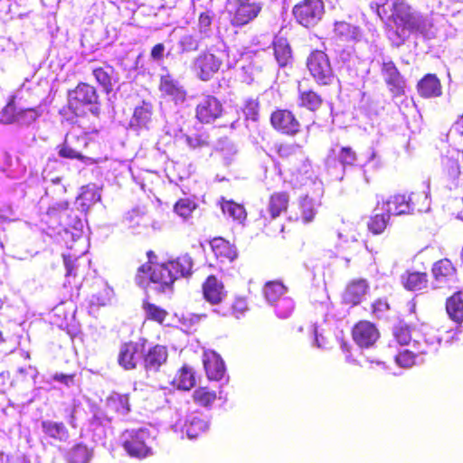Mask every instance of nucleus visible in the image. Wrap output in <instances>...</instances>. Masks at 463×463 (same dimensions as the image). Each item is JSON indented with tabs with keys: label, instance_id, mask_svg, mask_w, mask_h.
<instances>
[{
	"label": "nucleus",
	"instance_id": "nucleus-1",
	"mask_svg": "<svg viewBox=\"0 0 463 463\" xmlns=\"http://www.w3.org/2000/svg\"><path fill=\"white\" fill-rule=\"evenodd\" d=\"M74 128L78 129L73 128L66 134L62 144L57 146L58 156L65 159L86 162L90 158L83 152L91 141L90 135L99 132L97 122L91 121L90 118H81L76 120Z\"/></svg>",
	"mask_w": 463,
	"mask_h": 463
},
{
	"label": "nucleus",
	"instance_id": "nucleus-2",
	"mask_svg": "<svg viewBox=\"0 0 463 463\" xmlns=\"http://www.w3.org/2000/svg\"><path fill=\"white\" fill-rule=\"evenodd\" d=\"M66 107L77 119L87 118L88 110L94 118L92 121L97 122L101 113V100L97 88L88 82H79L68 90Z\"/></svg>",
	"mask_w": 463,
	"mask_h": 463
},
{
	"label": "nucleus",
	"instance_id": "nucleus-3",
	"mask_svg": "<svg viewBox=\"0 0 463 463\" xmlns=\"http://www.w3.org/2000/svg\"><path fill=\"white\" fill-rule=\"evenodd\" d=\"M194 260L188 254H181L174 260L156 265L152 274V283L160 291L172 288L175 280L192 276Z\"/></svg>",
	"mask_w": 463,
	"mask_h": 463
},
{
	"label": "nucleus",
	"instance_id": "nucleus-4",
	"mask_svg": "<svg viewBox=\"0 0 463 463\" xmlns=\"http://www.w3.org/2000/svg\"><path fill=\"white\" fill-rule=\"evenodd\" d=\"M389 20L402 33H422L426 29L425 19L405 0H395L391 6Z\"/></svg>",
	"mask_w": 463,
	"mask_h": 463
},
{
	"label": "nucleus",
	"instance_id": "nucleus-5",
	"mask_svg": "<svg viewBox=\"0 0 463 463\" xmlns=\"http://www.w3.org/2000/svg\"><path fill=\"white\" fill-rule=\"evenodd\" d=\"M306 66L317 85L328 86L333 83L335 73L326 52L321 50L312 51L307 57Z\"/></svg>",
	"mask_w": 463,
	"mask_h": 463
},
{
	"label": "nucleus",
	"instance_id": "nucleus-6",
	"mask_svg": "<svg viewBox=\"0 0 463 463\" xmlns=\"http://www.w3.org/2000/svg\"><path fill=\"white\" fill-rule=\"evenodd\" d=\"M420 194L415 193H397L377 203V207L390 216L412 215L422 210L417 206L416 200Z\"/></svg>",
	"mask_w": 463,
	"mask_h": 463
},
{
	"label": "nucleus",
	"instance_id": "nucleus-7",
	"mask_svg": "<svg viewBox=\"0 0 463 463\" xmlns=\"http://www.w3.org/2000/svg\"><path fill=\"white\" fill-rule=\"evenodd\" d=\"M278 156L292 164L297 173L309 174L312 172L310 159L305 155L303 146L297 142H282L276 146Z\"/></svg>",
	"mask_w": 463,
	"mask_h": 463
},
{
	"label": "nucleus",
	"instance_id": "nucleus-8",
	"mask_svg": "<svg viewBox=\"0 0 463 463\" xmlns=\"http://www.w3.org/2000/svg\"><path fill=\"white\" fill-rule=\"evenodd\" d=\"M292 14L297 22L304 27L316 26L325 14L323 0H302L294 5Z\"/></svg>",
	"mask_w": 463,
	"mask_h": 463
},
{
	"label": "nucleus",
	"instance_id": "nucleus-9",
	"mask_svg": "<svg viewBox=\"0 0 463 463\" xmlns=\"http://www.w3.org/2000/svg\"><path fill=\"white\" fill-rule=\"evenodd\" d=\"M228 3H232L228 14L231 24L235 27L248 24L257 18L262 10V5L252 0H228Z\"/></svg>",
	"mask_w": 463,
	"mask_h": 463
},
{
	"label": "nucleus",
	"instance_id": "nucleus-10",
	"mask_svg": "<svg viewBox=\"0 0 463 463\" xmlns=\"http://www.w3.org/2000/svg\"><path fill=\"white\" fill-rule=\"evenodd\" d=\"M271 127L287 137H296L302 132V124L293 110L277 108L269 118Z\"/></svg>",
	"mask_w": 463,
	"mask_h": 463
},
{
	"label": "nucleus",
	"instance_id": "nucleus-11",
	"mask_svg": "<svg viewBox=\"0 0 463 463\" xmlns=\"http://www.w3.org/2000/svg\"><path fill=\"white\" fill-rule=\"evenodd\" d=\"M380 73L392 98H400L406 94L407 80L392 60L382 61Z\"/></svg>",
	"mask_w": 463,
	"mask_h": 463
},
{
	"label": "nucleus",
	"instance_id": "nucleus-12",
	"mask_svg": "<svg viewBox=\"0 0 463 463\" xmlns=\"http://www.w3.org/2000/svg\"><path fill=\"white\" fill-rule=\"evenodd\" d=\"M153 438L146 429L127 431L123 448L131 457L145 458L151 454Z\"/></svg>",
	"mask_w": 463,
	"mask_h": 463
},
{
	"label": "nucleus",
	"instance_id": "nucleus-13",
	"mask_svg": "<svg viewBox=\"0 0 463 463\" xmlns=\"http://www.w3.org/2000/svg\"><path fill=\"white\" fill-rule=\"evenodd\" d=\"M223 108L222 102L213 95H204L195 107V118L203 124H209L221 118Z\"/></svg>",
	"mask_w": 463,
	"mask_h": 463
},
{
	"label": "nucleus",
	"instance_id": "nucleus-14",
	"mask_svg": "<svg viewBox=\"0 0 463 463\" xmlns=\"http://www.w3.org/2000/svg\"><path fill=\"white\" fill-rule=\"evenodd\" d=\"M354 342L361 348L372 347L380 338V331L373 322L359 320L352 329Z\"/></svg>",
	"mask_w": 463,
	"mask_h": 463
},
{
	"label": "nucleus",
	"instance_id": "nucleus-15",
	"mask_svg": "<svg viewBox=\"0 0 463 463\" xmlns=\"http://www.w3.org/2000/svg\"><path fill=\"white\" fill-rule=\"evenodd\" d=\"M202 295L205 302L214 307H222L228 296L224 283L215 275H209L202 283Z\"/></svg>",
	"mask_w": 463,
	"mask_h": 463
},
{
	"label": "nucleus",
	"instance_id": "nucleus-16",
	"mask_svg": "<svg viewBox=\"0 0 463 463\" xmlns=\"http://www.w3.org/2000/svg\"><path fill=\"white\" fill-rule=\"evenodd\" d=\"M222 60L210 52H203L194 61L193 70L203 81L211 80L220 70Z\"/></svg>",
	"mask_w": 463,
	"mask_h": 463
},
{
	"label": "nucleus",
	"instance_id": "nucleus-17",
	"mask_svg": "<svg viewBox=\"0 0 463 463\" xmlns=\"http://www.w3.org/2000/svg\"><path fill=\"white\" fill-rule=\"evenodd\" d=\"M370 284L366 279L356 278L348 281L342 293V302L351 307L360 305L369 293Z\"/></svg>",
	"mask_w": 463,
	"mask_h": 463
},
{
	"label": "nucleus",
	"instance_id": "nucleus-18",
	"mask_svg": "<svg viewBox=\"0 0 463 463\" xmlns=\"http://www.w3.org/2000/svg\"><path fill=\"white\" fill-rule=\"evenodd\" d=\"M145 344L129 341L122 344L118 356V364L125 370H133L143 357Z\"/></svg>",
	"mask_w": 463,
	"mask_h": 463
},
{
	"label": "nucleus",
	"instance_id": "nucleus-19",
	"mask_svg": "<svg viewBox=\"0 0 463 463\" xmlns=\"http://www.w3.org/2000/svg\"><path fill=\"white\" fill-rule=\"evenodd\" d=\"M143 366L146 372L157 373L166 364L168 351L165 345H156L143 354Z\"/></svg>",
	"mask_w": 463,
	"mask_h": 463
},
{
	"label": "nucleus",
	"instance_id": "nucleus-20",
	"mask_svg": "<svg viewBox=\"0 0 463 463\" xmlns=\"http://www.w3.org/2000/svg\"><path fill=\"white\" fill-rule=\"evenodd\" d=\"M203 364L206 375L211 381H220L225 374V365L222 358L214 351H205Z\"/></svg>",
	"mask_w": 463,
	"mask_h": 463
},
{
	"label": "nucleus",
	"instance_id": "nucleus-21",
	"mask_svg": "<svg viewBox=\"0 0 463 463\" xmlns=\"http://www.w3.org/2000/svg\"><path fill=\"white\" fill-rule=\"evenodd\" d=\"M212 251L221 262H232L238 257L236 247L222 237H214L209 241Z\"/></svg>",
	"mask_w": 463,
	"mask_h": 463
},
{
	"label": "nucleus",
	"instance_id": "nucleus-22",
	"mask_svg": "<svg viewBox=\"0 0 463 463\" xmlns=\"http://www.w3.org/2000/svg\"><path fill=\"white\" fill-rule=\"evenodd\" d=\"M250 310L248 298L244 296H235L229 307H213V312L221 317H232L241 318Z\"/></svg>",
	"mask_w": 463,
	"mask_h": 463
},
{
	"label": "nucleus",
	"instance_id": "nucleus-23",
	"mask_svg": "<svg viewBox=\"0 0 463 463\" xmlns=\"http://www.w3.org/2000/svg\"><path fill=\"white\" fill-rule=\"evenodd\" d=\"M158 88L161 93L171 97L176 102H184L186 99L184 88L169 73L160 77Z\"/></svg>",
	"mask_w": 463,
	"mask_h": 463
},
{
	"label": "nucleus",
	"instance_id": "nucleus-24",
	"mask_svg": "<svg viewBox=\"0 0 463 463\" xmlns=\"http://www.w3.org/2000/svg\"><path fill=\"white\" fill-rule=\"evenodd\" d=\"M91 73L96 82L107 94H109L113 90L114 84L118 82L115 68L108 63H106L104 66L93 68Z\"/></svg>",
	"mask_w": 463,
	"mask_h": 463
},
{
	"label": "nucleus",
	"instance_id": "nucleus-25",
	"mask_svg": "<svg viewBox=\"0 0 463 463\" xmlns=\"http://www.w3.org/2000/svg\"><path fill=\"white\" fill-rule=\"evenodd\" d=\"M416 88L419 95L425 99L439 97L442 94L440 80L434 73L425 74L417 82Z\"/></svg>",
	"mask_w": 463,
	"mask_h": 463
},
{
	"label": "nucleus",
	"instance_id": "nucleus-26",
	"mask_svg": "<svg viewBox=\"0 0 463 463\" xmlns=\"http://www.w3.org/2000/svg\"><path fill=\"white\" fill-rule=\"evenodd\" d=\"M290 195L286 191H276L269 194L267 211L272 217H279L287 213L289 207Z\"/></svg>",
	"mask_w": 463,
	"mask_h": 463
},
{
	"label": "nucleus",
	"instance_id": "nucleus-27",
	"mask_svg": "<svg viewBox=\"0 0 463 463\" xmlns=\"http://www.w3.org/2000/svg\"><path fill=\"white\" fill-rule=\"evenodd\" d=\"M298 102L300 108L317 112L323 107L325 99L319 92L313 89L303 90L298 88Z\"/></svg>",
	"mask_w": 463,
	"mask_h": 463
},
{
	"label": "nucleus",
	"instance_id": "nucleus-28",
	"mask_svg": "<svg viewBox=\"0 0 463 463\" xmlns=\"http://www.w3.org/2000/svg\"><path fill=\"white\" fill-rule=\"evenodd\" d=\"M272 47L275 60L280 68L292 64V49L287 39L283 37L275 39L272 43Z\"/></svg>",
	"mask_w": 463,
	"mask_h": 463
},
{
	"label": "nucleus",
	"instance_id": "nucleus-29",
	"mask_svg": "<svg viewBox=\"0 0 463 463\" xmlns=\"http://www.w3.org/2000/svg\"><path fill=\"white\" fill-rule=\"evenodd\" d=\"M402 287L409 291H417L426 288L429 282L427 272L406 270L401 276Z\"/></svg>",
	"mask_w": 463,
	"mask_h": 463
},
{
	"label": "nucleus",
	"instance_id": "nucleus-30",
	"mask_svg": "<svg viewBox=\"0 0 463 463\" xmlns=\"http://www.w3.org/2000/svg\"><path fill=\"white\" fill-rule=\"evenodd\" d=\"M106 408L111 413L128 414L130 411L129 394L112 392L106 398Z\"/></svg>",
	"mask_w": 463,
	"mask_h": 463
},
{
	"label": "nucleus",
	"instance_id": "nucleus-31",
	"mask_svg": "<svg viewBox=\"0 0 463 463\" xmlns=\"http://www.w3.org/2000/svg\"><path fill=\"white\" fill-rule=\"evenodd\" d=\"M317 214L314 200L307 195L301 196L298 203V211L290 219L303 223L311 222Z\"/></svg>",
	"mask_w": 463,
	"mask_h": 463
},
{
	"label": "nucleus",
	"instance_id": "nucleus-32",
	"mask_svg": "<svg viewBox=\"0 0 463 463\" xmlns=\"http://www.w3.org/2000/svg\"><path fill=\"white\" fill-rule=\"evenodd\" d=\"M220 206L224 215L232 218L239 224H243L247 219V212L243 204L238 203L233 200H226L222 197Z\"/></svg>",
	"mask_w": 463,
	"mask_h": 463
},
{
	"label": "nucleus",
	"instance_id": "nucleus-33",
	"mask_svg": "<svg viewBox=\"0 0 463 463\" xmlns=\"http://www.w3.org/2000/svg\"><path fill=\"white\" fill-rule=\"evenodd\" d=\"M147 261L138 267L137 271V280L140 285L152 283V274L156 265H162L157 262V255L152 250L146 251Z\"/></svg>",
	"mask_w": 463,
	"mask_h": 463
},
{
	"label": "nucleus",
	"instance_id": "nucleus-34",
	"mask_svg": "<svg viewBox=\"0 0 463 463\" xmlns=\"http://www.w3.org/2000/svg\"><path fill=\"white\" fill-rule=\"evenodd\" d=\"M461 175V163L458 157L447 156L442 163V177L448 183L458 186Z\"/></svg>",
	"mask_w": 463,
	"mask_h": 463
},
{
	"label": "nucleus",
	"instance_id": "nucleus-35",
	"mask_svg": "<svg viewBox=\"0 0 463 463\" xmlns=\"http://www.w3.org/2000/svg\"><path fill=\"white\" fill-rule=\"evenodd\" d=\"M446 311L453 321L463 322V289L456 291L446 300Z\"/></svg>",
	"mask_w": 463,
	"mask_h": 463
},
{
	"label": "nucleus",
	"instance_id": "nucleus-36",
	"mask_svg": "<svg viewBox=\"0 0 463 463\" xmlns=\"http://www.w3.org/2000/svg\"><path fill=\"white\" fill-rule=\"evenodd\" d=\"M142 309L145 314V320L164 325L169 317V313L164 307L150 302L147 299L143 300Z\"/></svg>",
	"mask_w": 463,
	"mask_h": 463
},
{
	"label": "nucleus",
	"instance_id": "nucleus-37",
	"mask_svg": "<svg viewBox=\"0 0 463 463\" xmlns=\"http://www.w3.org/2000/svg\"><path fill=\"white\" fill-rule=\"evenodd\" d=\"M172 384L179 390L190 391L195 385V377L193 369L184 364L176 373Z\"/></svg>",
	"mask_w": 463,
	"mask_h": 463
},
{
	"label": "nucleus",
	"instance_id": "nucleus-38",
	"mask_svg": "<svg viewBox=\"0 0 463 463\" xmlns=\"http://www.w3.org/2000/svg\"><path fill=\"white\" fill-rule=\"evenodd\" d=\"M41 426L44 435L50 439L62 441L69 438V431L63 422L46 420L42 421Z\"/></svg>",
	"mask_w": 463,
	"mask_h": 463
},
{
	"label": "nucleus",
	"instance_id": "nucleus-39",
	"mask_svg": "<svg viewBox=\"0 0 463 463\" xmlns=\"http://www.w3.org/2000/svg\"><path fill=\"white\" fill-rule=\"evenodd\" d=\"M431 270L437 281H447L457 277V269L448 259H442L435 262Z\"/></svg>",
	"mask_w": 463,
	"mask_h": 463
},
{
	"label": "nucleus",
	"instance_id": "nucleus-40",
	"mask_svg": "<svg viewBox=\"0 0 463 463\" xmlns=\"http://www.w3.org/2000/svg\"><path fill=\"white\" fill-rule=\"evenodd\" d=\"M153 116V105L148 101H142L133 112L132 124L138 128H146Z\"/></svg>",
	"mask_w": 463,
	"mask_h": 463
},
{
	"label": "nucleus",
	"instance_id": "nucleus-41",
	"mask_svg": "<svg viewBox=\"0 0 463 463\" xmlns=\"http://www.w3.org/2000/svg\"><path fill=\"white\" fill-rule=\"evenodd\" d=\"M391 221V216L384 211L383 213H374L369 217L366 223L367 229L373 235L383 234Z\"/></svg>",
	"mask_w": 463,
	"mask_h": 463
},
{
	"label": "nucleus",
	"instance_id": "nucleus-42",
	"mask_svg": "<svg viewBox=\"0 0 463 463\" xmlns=\"http://www.w3.org/2000/svg\"><path fill=\"white\" fill-rule=\"evenodd\" d=\"M288 288L281 280H269L264 284V297L269 303L277 302L286 292Z\"/></svg>",
	"mask_w": 463,
	"mask_h": 463
},
{
	"label": "nucleus",
	"instance_id": "nucleus-43",
	"mask_svg": "<svg viewBox=\"0 0 463 463\" xmlns=\"http://www.w3.org/2000/svg\"><path fill=\"white\" fill-rule=\"evenodd\" d=\"M334 33L338 38L347 42L360 37L359 28L345 21L335 23Z\"/></svg>",
	"mask_w": 463,
	"mask_h": 463
},
{
	"label": "nucleus",
	"instance_id": "nucleus-44",
	"mask_svg": "<svg viewBox=\"0 0 463 463\" xmlns=\"http://www.w3.org/2000/svg\"><path fill=\"white\" fill-rule=\"evenodd\" d=\"M192 398L196 405L207 408L216 401L217 393L207 386H199L194 391Z\"/></svg>",
	"mask_w": 463,
	"mask_h": 463
},
{
	"label": "nucleus",
	"instance_id": "nucleus-45",
	"mask_svg": "<svg viewBox=\"0 0 463 463\" xmlns=\"http://www.w3.org/2000/svg\"><path fill=\"white\" fill-rule=\"evenodd\" d=\"M207 428L206 422L198 418L191 417L186 420L183 426V432L186 434L189 439H196L203 434Z\"/></svg>",
	"mask_w": 463,
	"mask_h": 463
},
{
	"label": "nucleus",
	"instance_id": "nucleus-46",
	"mask_svg": "<svg viewBox=\"0 0 463 463\" xmlns=\"http://www.w3.org/2000/svg\"><path fill=\"white\" fill-rule=\"evenodd\" d=\"M92 457V451L86 445L79 443L68 452L69 463H88Z\"/></svg>",
	"mask_w": 463,
	"mask_h": 463
},
{
	"label": "nucleus",
	"instance_id": "nucleus-47",
	"mask_svg": "<svg viewBox=\"0 0 463 463\" xmlns=\"http://www.w3.org/2000/svg\"><path fill=\"white\" fill-rule=\"evenodd\" d=\"M278 217H272L270 213H260V216L255 220V224L257 227L261 230L262 232L267 235L275 234L277 232H282L284 230L283 225H279L275 227L273 222L277 220Z\"/></svg>",
	"mask_w": 463,
	"mask_h": 463
},
{
	"label": "nucleus",
	"instance_id": "nucleus-48",
	"mask_svg": "<svg viewBox=\"0 0 463 463\" xmlns=\"http://www.w3.org/2000/svg\"><path fill=\"white\" fill-rule=\"evenodd\" d=\"M197 208V203L191 198H180L174 205V212L184 219H188L192 216L194 210Z\"/></svg>",
	"mask_w": 463,
	"mask_h": 463
},
{
	"label": "nucleus",
	"instance_id": "nucleus-49",
	"mask_svg": "<svg viewBox=\"0 0 463 463\" xmlns=\"http://www.w3.org/2000/svg\"><path fill=\"white\" fill-rule=\"evenodd\" d=\"M213 13L212 11H205L199 14L197 23V31L203 36H208L213 21Z\"/></svg>",
	"mask_w": 463,
	"mask_h": 463
},
{
	"label": "nucleus",
	"instance_id": "nucleus-50",
	"mask_svg": "<svg viewBox=\"0 0 463 463\" xmlns=\"http://www.w3.org/2000/svg\"><path fill=\"white\" fill-rule=\"evenodd\" d=\"M371 315L375 319L385 317L390 310V304L385 298H378L371 304Z\"/></svg>",
	"mask_w": 463,
	"mask_h": 463
},
{
	"label": "nucleus",
	"instance_id": "nucleus-51",
	"mask_svg": "<svg viewBox=\"0 0 463 463\" xmlns=\"http://www.w3.org/2000/svg\"><path fill=\"white\" fill-rule=\"evenodd\" d=\"M393 336L395 341L402 345H406L411 340V330L407 325L399 324L393 328Z\"/></svg>",
	"mask_w": 463,
	"mask_h": 463
},
{
	"label": "nucleus",
	"instance_id": "nucleus-52",
	"mask_svg": "<svg viewBox=\"0 0 463 463\" xmlns=\"http://www.w3.org/2000/svg\"><path fill=\"white\" fill-rule=\"evenodd\" d=\"M40 116V111L35 108L19 109L17 116L18 118H16L17 124L30 125L35 122Z\"/></svg>",
	"mask_w": 463,
	"mask_h": 463
},
{
	"label": "nucleus",
	"instance_id": "nucleus-53",
	"mask_svg": "<svg viewBox=\"0 0 463 463\" xmlns=\"http://www.w3.org/2000/svg\"><path fill=\"white\" fill-rule=\"evenodd\" d=\"M339 163L345 165H354L357 161V154L353 147L346 146H342L337 154Z\"/></svg>",
	"mask_w": 463,
	"mask_h": 463
},
{
	"label": "nucleus",
	"instance_id": "nucleus-54",
	"mask_svg": "<svg viewBox=\"0 0 463 463\" xmlns=\"http://www.w3.org/2000/svg\"><path fill=\"white\" fill-rule=\"evenodd\" d=\"M243 113L246 119L257 121L260 117V102L258 99H248L244 105Z\"/></svg>",
	"mask_w": 463,
	"mask_h": 463
},
{
	"label": "nucleus",
	"instance_id": "nucleus-55",
	"mask_svg": "<svg viewBox=\"0 0 463 463\" xmlns=\"http://www.w3.org/2000/svg\"><path fill=\"white\" fill-rule=\"evenodd\" d=\"M18 110L14 106V97L6 104L2 111V121L5 124L17 123Z\"/></svg>",
	"mask_w": 463,
	"mask_h": 463
},
{
	"label": "nucleus",
	"instance_id": "nucleus-56",
	"mask_svg": "<svg viewBox=\"0 0 463 463\" xmlns=\"http://www.w3.org/2000/svg\"><path fill=\"white\" fill-rule=\"evenodd\" d=\"M178 44L182 52H195L199 48V42L193 34H185L181 37Z\"/></svg>",
	"mask_w": 463,
	"mask_h": 463
},
{
	"label": "nucleus",
	"instance_id": "nucleus-57",
	"mask_svg": "<svg viewBox=\"0 0 463 463\" xmlns=\"http://www.w3.org/2000/svg\"><path fill=\"white\" fill-rule=\"evenodd\" d=\"M394 359L396 364L403 368L411 367L415 364V354L407 349L399 352Z\"/></svg>",
	"mask_w": 463,
	"mask_h": 463
},
{
	"label": "nucleus",
	"instance_id": "nucleus-58",
	"mask_svg": "<svg viewBox=\"0 0 463 463\" xmlns=\"http://www.w3.org/2000/svg\"><path fill=\"white\" fill-rule=\"evenodd\" d=\"M283 304L285 306V308H283L282 306L278 307L276 309V314L279 318L285 319L289 317L293 314L295 309V304L291 298L285 299Z\"/></svg>",
	"mask_w": 463,
	"mask_h": 463
},
{
	"label": "nucleus",
	"instance_id": "nucleus-59",
	"mask_svg": "<svg viewBox=\"0 0 463 463\" xmlns=\"http://www.w3.org/2000/svg\"><path fill=\"white\" fill-rule=\"evenodd\" d=\"M185 141L189 147L193 149L203 147L209 145L208 141L199 134H195L194 136H186Z\"/></svg>",
	"mask_w": 463,
	"mask_h": 463
},
{
	"label": "nucleus",
	"instance_id": "nucleus-60",
	"mask_svg": "<svg viewBox=\"0 0 463 463\" xmlns=\"http://www.w3.org/2000/svg\"><path fill=\"white\" fill-rule=\"evenodd\" d=\"M77 376L76 373H56L52 375V380L58 383L64 384L69 387L72 385L75 382V378Z\"/></svg>",
	"mask_w": 463,
	"mask_h": 463
},
{
	"label": "nucleus",
	"instance_id": "nucleus-61",
	"mask_svg": "<svg viewBox=\"0 0 463 463\" xmlns=\"http://www.w3.org/2000/svg\"><path fill=\"white\" fill-rule=\"evenodd\" d=\"M69 203L68 202H61L54 205L50 206L47 209L46 213L51 217H55L56 215L64 213L68 210Z\"/></svg>",
	"mask_w": 463,
	"mask_h": 463
},
{
	"label": "nucleus",
	"instance_id": "nucleus-62",
	"mask_svg": "<svg viewBox=\"0 0 463 463\" xmlns=\"http://www.w3.org/2000/svg\"><path fill=\"white\" fill-rule=\"evenodd\" d=\"M165 45L161 43L155 44L150 52V56L154 61H162L164 58Z\"/></svg>",
	"mask_w": 463,
	"mask_h": 463
},
{
	"label": "nucleus",
	"instance_id": "nucleus-63",
	"mask_svg": "<svg viewBox=\"0 0 463 463\" xmlns=\"http://www.w3.org/2000/svg\"><path fill=\"white\" fill-rule=\"evenodd\" d=\"M63 261L66 268V276H75L76 274L73 272L75 260H72L71 257L68 255L63 256Z\"/></svg>",
	"mask_w": 463,
	"mask_h": 463
},
{
	"label": "nucleus",
	"instance_id": "nucleus-64",
	"mask_svg": "<svg viewBox=\"0 0 463 463\" xmlns=\"http://www.w3.org/2000/svg\"><path fill=\"white\" fill-rule=\"evenodd\" d=\"M107 300H108V298L105 297H99V296L93 295L90 301L93 305L105 306L107 303Z\"/></svg>",
	"mask_w": 463,
	"mask_h": 463
}]
</instances>
